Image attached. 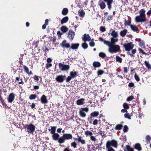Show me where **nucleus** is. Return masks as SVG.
Returning <instances> with one entry per match:
<instances>
[{
	"label": "nucleus",
	"mask_w": 151,
	"mask_h": 151,
	"mask_svg": "<svg viewBox=\"0 0 151 151\" xmlns=\"http://www.w3.org/2000/svg\"><path fill=\"white\" fill-rule=\"evenodd\" d=\"M135 20L136 23L142 22H145L147 19L146 18H144L142 16L138 15L135 17Z\"/></svg>",
	"instance_id": "7"
},
{
	"label": "nucleus",
	"mask_w": 151,
	"mask_h": 151,
	"mask_svg": "<svg viewBox=\"0 0 151 151\" xmlns=\"http://www.w3.org/2000/svg\"><path fill=\"white\" fill-rule=\"evenodd\" d=\"M109 47V52L111 53H116L120 49L119 45H107Z\"/></svg>",
	"instance_id": "1"
},
{
	"label": "nucleus",
	"mask_w": 151,
	"mask_h": 151,
	"mask_svg": "<svg viewBox=\"0 0 151 151\" xmlns=\"http://www.w3.org/2000/svg\"><path fill=\"white\" fill-rule=\"evenodd\" d=\"M127 30L124 29L121 31L120 32V35L122 37H124L127 33Z\"/></svg>",
	"instance_id": "26"
},
{
	"label": "nucleus",
	"mask_w": 151,
	"mask_h": 151,
	"mask_svg": "<svg viewBox=\"0 0 151 151\" xmlns=\"http://www.w3.org/2000/svg\"><path fill=\"white\" fill-rule=\"evenodd\" d=\"M93 39H92L91 41L89 43V45L91 47H93L95 45V43L93 41Z\"/></svg>",
	"instance_id": "44"
},
{
	"label": "nucleus",
	"mask_w": 151,
	"mask_h": 151,
	"mask_svg": "<svg viewBox=\"0 0 151 151\" xmlns=\"http://www.w3.org/2000/svg\"><path fill=\"white\" fill-rule=\"evenodd\" d=\"M46 67L48 69L50 67H51L52 66V64L51 63H47L46 64Z\"/></svg>",
	"instance_id": "56"
},
{
	"label": "nucleus",
	"mask_w": 151,
	"mask_h": 151,
	"mask_svg": "<svg viewBox=\"0 0 151 151\" xmlns=\"http://www.w3.org/2000/svg\"><path fill=\"white\" fill-rule=\"evenodd\" d=\"M91 139L93 141H95L96 140V139L95 137L93 136L92 135L90 137Z\"/></svg>",
	"instance_id": "60"
},
{
	"label": "nucleus",
	"mask_w": 151,
	"mask_h": 151,
	"mask_svg": "<svg viewBox=\"0 0 151 151\" xmlns=\"http://www.w3.org/2000/svg\"><path fill=\"white\" fill-rule=\"evenodd\" d=\"M82 40L84 42L87 41L89 42L91 40V38L89 34H85L83 35V37H82Z\"/></svg>",
	"instance_id": "10"
},
{
	"label": "nucleus",
	"mask_w": 151,
	"mask_h": 151,
	"mask_svg": "<svg viewBox=\"0 0 151 151\" xmlns=\"http://www.w3.org/2000/svg\"><path fill=\"white\" fill-rule=\"evenodd\" d=\"M61 30L63 33H65L68 30V29L65 26H63L60 28Z\"/></svg>",
	"instance_id": "33"
},
{
	"label": "nucleus",
	"mask_w": 151,
	"mask_h": 151,
	"mask_svg": "<svg viewBox=\"0 0 151 151\" xmlns=\"http://www.w3.org/2000/svg\"><path fill=\"white\" fill-rule=\"evenodd\" d=\"M88 45L86 43H84L82 44V47L84 49H86L88 47Z\"/></svg>",
	"instance_id": "43"
},
{
	"label": "nucleus",
	"mask_w": 151,
	"mask_h": 151,
	"mask_svg": "<svg viewBox=\"0 0 151 151\" xmlns=\"http://www.w3.org/2000/svg\"><path fill=\"white\" fill-rule=\"evenodd\" d=\"M88 109L87 107L81 108L79 110V114L82 117H85L86 114V112H88Z\"/></svg>",
	"instance_id": "4"
},
{
	"label": "nucleus",
	"mask_w": 151,
	"mask_h": 151,
	"mask_svg": "<svg viewBox=\"0 0 151 151\" xmlns=\"http://www.w3.org/2000/svg\"><path fill=\"white\" fill-rule=\"evenodd\" d=\"M93 65L95 67H99L100 66L101 64L98 62H94L93 63Z\"/></svg>",
	"instance_id": "35"
},
{
	"label": "nucleus",
	"mask_w": 151,
	"mask_h": 151,
	"mask_svg": "<svg viewBox=\"0 0 151 151\" xmlns=\"http://www.w3.org/2000/svg\"><path fill=\"white\" fill-rule=\"evenodd\" d=\"M117 142L114 140L108 141L106 143V146H109L110 147H113L116 148L117 147Z\"/></svg>",
	"instance_id": "6"
},
{
	"label": "nucleus",
	"mask_w": 151,
	"mask_h": 151,
	"mask_svg": "<svg viewBox=\"0 0 151 151\" xmlns=\"http://www.w3.org/2000/svg\"><path fill=\"white\" fill-rule=\"evenodd\" d=\"M145 12L146 11L145 9H141L139 12L140 14L139 15L143 17L144 18H146Z\"/></svg>",
	"instance_id": "19"
},
{
	"label": "nucleus",
	"mask_w": 151,
	"mask_h": 151,
	"mask_svg": "<svg viewBox=\"0 0 151 151\" xmlns=\"http://www.w3.org/2000/svg\"><path fill=\"white\" fill-rule=\"evenodd\" d=\"M60 44L61 46L63 47L68 48L70 47V44L67 43L66 40H63Z\"/></svg>",
	"instance_id": "11"
},
{
	"label": "nucleus",
	"mask_w": 151,
	"mask_h": 151,
	"mask_svg": "<svg viewBox=\"0 0 151 151\" xmlns=\"http://www.w3.org/2000/svg\"><path fill=\"white\" fill-rule=\"evenodd\" d=\"M135 79L137 81H139L140 80V78L139 77L135 74L134 76Z\"/></svg>",
	"instance_id": "54"
},
{
	"label": "nucleus",
	"mask_w": 151,
	"mask_h": 151,
	"mask_svg": "<svg viewBox=\"0 0 151 151\" xmlns=\"http://www.w3.org/2000/svg\"><path fill=\"white\" fill-rule=\"evenodd\" d=\"M112 16L111 15H109L108 16L107 18V21H109L111 20H112Z\"/></svg>",
	"instance_id": "59"
},
{
	"label": "nucleus",
	"mask_w": 151,
	"mask_h": 151,
	"mask_svg": "<svg viewBox=\"0 0 151 151\" xmlns=\"http://www.w3.org/2000/svg\"><path fill=\"white\" fill-rule=\"evenodd\" d=\"M107 151H115V150L111 147L109 146H106Z\"/></svg>",
	"instance_id": "47"
},
{
	"label": "nucleus",
	"mask_w": 151,
	"mask_h": 151,
	"mask_svg": "<svg viewBox=\"0 0 151 151\" xmlns=\"http://www.w3.org/2000/svg\"><path fill=\"white\" fill-rule=\"evenodd\" d=\"M15 98L14 94L13 93H11L9 96L8 99L9 102L12 103L13 101Z\"/></svg>",
	"instance_id": "12"
},
{
	"label": "nucleus",
	"mask_w": 151,
	"mask_h": 151,
	"mask_svg": "<svg viewBox=\"0 0 151 151\" xmlns=\"http://www.w3.org/2000/svg\"><path fill=\"white\" fill-rule=\"evenodd\" d=\"M68 12V9L67 8H65L63 9L62 13L63 15H65L67 14Z\"/></svg>",
	"instance_id": "30"
},
{
	"label": "nucleus",
	"mask_w": 151,
	"mask_h": 151,
	"mask_svg": "<svg viewBox=\"0 0 151 151\" xmlns=\"http://www.w3.org/2000/svg\"><path fill=\"white\" fill-rule=\"evenodd\" d=\"M70 75L72 78H73L76 75V72H71L70 73Z\"/></svg>",
	"instance_id": "42"
},
{
	"label": "nucleus",
	"mask_w": 151,
	"mask_h": 151,
	"mask_svg": "<svg viewBox=\"0 0 151 151\" xmlns=\"http://www.w3.org/2000/svg\"><path fill=\"white\" fill-rule=\"evenodd\" d=\"M111 41H109L108 45H115L116 42L118 41V37H111Z\"/></svg>",
	"instance_id": "9"
},
{
	"label": "nucleus",
	"mask_w": 151,
	"mask_h": 151,
	"mask_svg": "<svg viewBox=\"0 0 151 151\" xmlns=\"http://www.w3.org/2000/svg\"><path fill=\"white\" fill-rule=\"evenodd\" d=\"M122 124H118L116 126L114 129L117 130H120L122 129Z\"/></svg>",
	"instance_id": "34"
},
{
	"label": "nucleus",
	"mask_w": 151,
	"mask_h": 151,
	"mask_svg": "<svg viewBox=\"0 0 151 151\" xmlns=\"http://www.w3.org/2000/svg\"><path fill=\"white\" fill-rule=\"evenodd\" d=\"M68 20V18L67 17H65L63 18L61 21V24H63L67 22Z\"/></svg>",
	"instance_id": "24"
},
{
	"label": "nucleus",
	"mask_w": 151,
	"mask_h": 151,
	"mask_svg": "<svg viewBox=\"0 0 151 151\" xmlns=\"http://www.w3.org/2000/svg\"><path fill=\"white\" fill-rule=\"evenodd\" d=\"M100 30L102 32L106 31V28L104 27L101 26L100 28Z\"/></svg>",
	"instance_id": "52"
},
{
	"label": "nucleus",
	"mask_w": 151,
	"mask_h": 151,
	"mask_svg": "<svg viewBox=\"0 0 151 151\" xmlns=\"http://www.w3.org/2000/svg\"><path fill=\"white\" fill-rule=\"evenodd\" d=\"M124 151H134L133 149L130 147L129 145H127L124 149Z\"/></svg>",
	"instance_id": "32"
},
{
	"label": "nucleus",
	"mask_w": 151,
	"mask_h": 151,
	"mask_svg": "<svg viewBox=\"0 0 151 151\" xmlns=\"http://www.w3.org/2000/svg\"><path fill=\"white\" fill-rule=\"evenodd\" d=\"M99 56L102 58H104L106 56V55L103 52H101L99 54Z\"/></svg>",
	"instance_id": "45"
},
{
	"label": "nucleus",
	"mask_w": 151,
	"mask_h": 151,
	"mask_svg": "<svg viewBox=\"0 0 151 151\" xmlns=\"http://www.w3.org/2000/svg\"><path fill=\"white\" fill-rule=\"evenodd\" d=\"M79 46V44L78 43L72 44L71 48L73 50L77 49Z\"/></svg>",
	"instance_id": "22"
},
{
	"label": "nucleus",
	"mask_w": 151,
	"mask_h": 151,
	"mask_svg": "<svg viewBox=\"0 0 151 151\" xmlns=\"http://www.w3.org/2000/svg\"><path fill=\"white\" fill-rule=\"evenodd\" d=\"M128 129V127L126 125H125L124 126L123 130L124 132H126L127 131Z\"/></svg>",
	"instance_id": "53"
},
{
	"label": "nucleus",
	"mask_w": 151,
	"mask_h": 151,
	"mask_svg": "<svg viewBox=\"0 0 151 151\" xmlns=\"http://www.w3.org/2000/svg\"><path fill=\"white\" fill-rule=\"evenodd\" d=\"M75 35V32L73 31L70 30L68 33V37L70 40H73Z\"/></svg>",
	"instance_id": "13"
},
{
	"label": "nucleus",
	"mask_w": 151,
	"mask_h": 151,
	"mask_svg": "<svg viewBox=\"0 0 151 151\" xmlns=\"http://www.w3.org/2000/svg\"><path fill=\"white\" fill-rule=\"evenodd\" d=\"M97 123H98V121L96 119H95L94 120V121H93V124L94 125H96L97 124Z\"/></svg>",
	"instance_id": "63"
},
{
	"label": "nucleus",
	"mask_w": 151,
	"mask_h": 151,
	"mask_svg": "<svg viewBox=\"0 0 151 151\" xmlns=\"http://www.w3.org/2000/svg\"><path fill=\"white\" fill-rule=\"evenodd\" d=\"M145 139L147 143H149V141L151 139V138L149 135H147Z\"/></svg>",
	"instance_id": "48"
},
{
	"label": "nucleus",
	"mask_w": 151,
	"mask_h": 151,
	"mask_svg": "<svg viewBox=\"0 0 151 151\" xmlns=\"http://www.w3.org/2000/svg\"><path fill=\"white\" fill-rule=\"evenodd\" d=\"M72 138V136L70 134H64L62 136L60 137L59 139V143H63L65 142V140H70Z\"/></svg>",
	"instance_id": "2"
},
{
	"label": "nucleus",
	"mask_w": 151,
	"mask_h": 151,
	"mask_svg": "<svg viewBox=\"0 0 151 151\" xmlns=\"http://www.w3.org/2000/svg\"><path fill=\"white\" fill-rule=\"evenodd\" d=\"M71 146L75 148L76 147V144L75 142H72L71 144Z\"/></svg>",
	"instance_id": "57"
},
{
	"label": "nucleus",
	"mask_w": 151,
	"mask_h": 151,
	"mask_svg": "<svg viewBox=\"0 0 151 151\" xmlns=\"http://www.w3.org/2000/svg\"><path fill=\"white\" fill-rule=\"evenodd\" d=\"M147 14L148 16L151 15V8H150V10L147 12Z\"/></svg>",
	"instance_id": "64"
},
{
	"label": "nucleus",
	"mask_w": 151,
	"mask_h": 151,
	"mask_svg": "<svg viewBox=\"0 0 151 151\" xmlns=\"http://www.w3.org/2000/svg\"><path fill=\"white\" fill-rule=\"evenodd\" d=\"M123 107L124 109H127L129 108V106L128 104L126 103H124L123 104Z\"/></svg>",
	"instance_id": "49"
},
{
	"label": "nucleus",
	"mask_w": 151,
	"mask_h": 151,
	"mask_svg": "<svg viewBox=\"0 0 151 151\" xmlns=\"http://www.w3.org/2000/svg\"><path fill=\"white\" fill-rule=\"evenodd\" d=\"M135 147L139 151H140L141 150V147L140 146V145L139 144H136Z\"/></svg>",
	"instance_id": "37"
},
{
	"label": "nucleus",
	"mask_w": 151,
	"mask_h": 151,
	"mask_svg": "<svg viewBox=\"0 0 151 151\" xmlns=\"http://www.w3.org/2000/svg\"><path fill=\"white\" fill-rule=\"evenodd\" d=\"M136 51V50L135 49H133L132 51V53H131L129 52L127 54L130 55L131 57L133 56V54H134Z\"/></svg>",
	"instance_id": "38"
},
{
	"label": "nucleus",
	"mask_w": 151,
	"mask_h": 151,
	"mask_svg": "<svg viewBox=\"0 0 151 151\" xmlns=\"http://www.w3.org/2000/svg\"><path fill=\"white\" fill-rule=\"evenodd\" d=\"M130 27L131 29L134 32H136L138 30V27L135 25L132 24Z\"/></svg>",
	"instance_id": "28"
},
{
	"label": "nucleus",
	"mask_w": 151,
	"mask_h": 151,
	"mask_svg": "<svg viewBox=\"0 0 151 151\" xmlns=\"http://www.w3.org/2000/svg\"><path fill=\"white\" fill-rule=\"evenodd\" d=\"M111 35L112 37H117L118 36V33L117 31L115 30H113L111 33Z\"/></svg>",
	"instance_id": "21"
},
{
	"label": "nucleus",
	"mask_w": 151,
	"mask_h": 151,
	"mask_svg": "<svg viewBox=\"0 0 151 151\" xmlns=\"http://www.w3.org/2000/svg\"><path fill=\"white\" fill-rule=\"evenodd\" d=\"M107 3L108 8L110 10L111 8V4L112 3L113 0H103Z\"/></svg>",
	"instance_id": "14"
},
{
	"label": "nucleus",
	"mask_w": 151,
	"mask_h": 151,
	"mask_svg": "<svg viewBox=\"0 0 151 151\" xmlns=\"http://www.w3.org/2000/svg\"><path fill=\"white\" fill-rule=\"evenodd\" d=\"M24 71L27 74L29 75H31L32 74L31 71L29 72V69L26 66H24Z\"/></svg>",
	"instance_id": "29"
},
{
	"label": "nucleus",
	"mask_w": 151,
	"mask_h": 151,
	"mask_svg": "<svg viewBox=\"0 0 151 151\" xmlns=\"http://www.w3.org/2000/svg\"><path fill=\"white\" fill-rule=\"evenodd\" d=\"M98 4L100 6L101 9H103L106 7V4L102 0H100L99 1Z\"/></svg>",
	"instance_id": "16"
},
{
	"label": "nucleus",
	"mask_w": 151,
	"mask_h": 151,
	"mask_svg": "<svg viewBox=\"0 0 151 151\" xmlns=\"http://www.w3.org/2000/svg\"><path fill=\"white\" fill-rule=\"evenodd\" d=\"M84 101L85 99L83 98L78 99L77 101V104L79 105H83L84 103Z\"/></svg>",
	"instance_id": "20"
},
{
	"label": "nucleus",
	"mask_w": 151,
	"mask_h": 151,
	"mask_svg": "<svg viewBox=\"0 0 151 151\" xmlns=\"http://www.w3.org/2000/svg\"><path fill=\"white\" fill-rule=\"evenodd\" d=\"M99 40L103 42H104V43L106 45H108V44L109 42V41H106L105 40H104L103 39H102V38L100 37L99 38Z\"/></svg>",
	"instance_id": "39"
},
{
	"label": "nucleus",
	"mask_w": 151,
	"mask_h": 151,
	"mask_svg": "<svg viewBox=\"0 0 151 151\" xmlns=\"http://www.w3.org/2000/svg\"><path fill=\"white\" fill-rule=\"evenodd\" d=\"M124 116L126 118H127L129 119H131L130 116L129 115V114L128 113H126L124 115Z\"/></svg>",
	"instance_id": "50"
},
{
	"label": "nucleus",
	"mask_w": 151,
	"mask_h": 151,
	"mask_svg": "<svg viewBox=\"0 0 151 151\" xmlns=\"http://www.w3.org/2000/svg\"><path fill=\"white\" fill-rule=\"evenodd\" d=\"M60 63L59 64V67L60 69L62 71H66L68 70L70 68V66L68 65H66Z\"/></svg>",
	"instance_id": "3"
},
{
	"label": "nucleus",
	"mask_w": 151,
	"mask_h": 151,
	"mask_svg": "<svg viewBox=\"0 0 151 151\" xmlns=\"http://www.w3.org/2000/svg\"><path fill=\"white\" fill-rule=\"evenodd\" d=\"M104 73V71L101 70H99L98 72V75H101Z\"/></svg>",
	"instance_id": "58"
},
{
	"label": "nucleus",
	"mask_w": 151,
	"mask_h": 151,
	"mask_svg": "<svg viewBox=\"0 0 151 151\" xmlns=\"http://www.w3.org/2000/svg\"><path fill=\"white\" fill-rule=\"evenodd\" d=\"M122 59L120 58L119 56L116 55V60L117 61L119 62L120 63L122 62Z\"/></svg>",
	"instance_id": "41"
},
{
	"label": "nucleus",
	"mask_w": 151,
	"mask_h": 151,
	"mask_svg": "<svg viewBox=\"0 0 151 151\" xmlns=\"http://www.w3.org/2000/svg\"><path fill=\"white\" fill-rule=\"evenodd\" d=\"M28 133H32L35 130V126L33 124H29L27 127Z\"/></svg>",
	"instance_id": "8"
},
{
	"label": "nucleus",
	"mask_w": 151,
	"mask_h": 151,
	"mask_svg": "<svg viewBox=\"0 0 151 151\" xmlns=\"http://www.w3.org/2000/svg\"><path fill=\"white\" fill-rule=\"evenodd\" d=\"M56 129V127H52L51 129H49V130L51 131V133L52 134H53L55 133Z\"/></svg>",
	"instance_id": "31"
},
{
	"label": "nucleus",
	"mask_w": 151,
	"mask_h": 151,
	"mask_svg": "<svg viewBox=\"0 0 151 151\" xmlns=\"http://www.w3.org/2000/svg\"><path fill=\"white\" fill-rule=\"evenodd\" d=\"M134 97L133 96H130L128 97L127 99V101H130L133 99Z\"/></svg>",
	"instance_id": "55"
},
{
	"label": "nucleus",
	"mask_w": 151,
	"mask_h": 151,
	"mask_svg": "<svg viewBox=\"0 0 151 151\" xmlns=\"http://www.w3.org/2000/svg\"><path fill=\"white\" fill-rule=\"evenodd\" d=\"M52 61V59L50 58H48L47 60V63H50Z\"/></svg>",
	"instance_id": "62"
},
{
	"label": "nucleus",
	"mask_w": 151,
	"mask_h": 151,
	"mask_svg": "<svg viewBox=\"0 0 151 151\" xmlns=\"http://www.w3.org/2000/svg\"><path fill=\"white\" fill-rule=\"evenodd\" d=\"M37 96L35 94H32L30 96L29 99H35L37 97Z\"/></svg>",
	"instance_id": "46"
},
{
	"label": "nucleus",
	"mask_w": 151,
	"mask_h": 151,
	"mask_svg": "<svg viewBox=\"0 0 151 151\" xmlns=\"http://www.w3.org/2000/svg\"><path fill=\"white\" fill-rule=\"evenodd\" d=\"M41 100L42 103L46 104L47 102V98L44 95H43L41 97Z\"/></svg>",
	"instance_id": "17"
},
{
	"label": "nucleus",
	"mask_w": 151,
	"mask_h": 151,
	"mask_svg": "<svg viewBox=\"0 0 151 151\" xmlns=\"http://www.w3.org/2000/svg\"><path fill=\"white\" fill-rule=\"evenodd\" d=\"M99 115V112L98 111H94L91 114V117H96Z\"/></svg>",
	"instance_id": "27"
},
{
	"label": "nucleus",
	"mask_w": 151,
	"mask_h": 151,
	"mask_svg": "<svg viewBox=\"0 0 151 151\" xmlns=\"http://www.w3.org/2000/svg\"><path fill=\"white\" fill-rule=\"evenodd\" d=\"M139 46L143 48H145V43L143 41H140L139 43Z\"/></svg>",
	"instance_id": "40"
},
{
	"label": "nucleus",
	"mask_w": 151,
	"mask_h": 151,
	"mask_svg": "<svg viewBox=\"0 0 151 151\" xmlns=\"http://www.w3.org/2000/svg\"><path fill=\"white\" fill-rule=\"evenodd\" d=\"M131 23V22L129 21H126L124 24L125 26H129L130 27V25H132Z\"/></svg>",
	"instance_id": "51"
},
{
	"label": "nucleus",
	"mask_w": 151,
	"mask_h": 151,
	"mask_svg": "<svg viewBox=\"0 0 151 151\" xmlns=\"http://www.w3.org/2000/svg\"><path fill=\"white\" fill-rule=\"evenodd\" d=\"M63 33L60 31H58L57 32V34L58 37H61V35H62Z\"/></svg>",
	"instance_id": "61"
},
{
	"label": "nucleus",
	"mask_w": 151,
	"mask_h": 151,
	"mask_svg": "<svg viewBox=\"0 0 151 151\" xmlns=\"http://www.w3.org/2000/svg\"><path fill=\"white\" fill-rule=\"evenodd\" d=\"M65 78V76H59L56 77V80L58 82H62L64 81Z\"/></svg>",
	"instance_id": "15"
},
{
	"label": "nucleus",
	"mask_w": 151,
	"mask_h": 151,
	"mask_svg": "<svg viewBox=\"0 0 151 151\" xmlns=\"http://www.w3.org/2000/svg\"><path fill=\"white\" fill-rule=\"evenodd\" d=\"M79 15L81 17H84L85 14V12L83 10H79L78 12Z\"/></svg>",
	"instance_id": "23"
},
{
	"label": "nucleus",
	"mask_w": 151,
	"mask_h": 151,
	"mask_svg": "<svg viewBox=\"0 0 151 151\" xmlns=\"http://www.w3.org/2000/svg\"><path fill=\"white\" fill-rule=\"evenodd\" d=\"M123 47L126 50L129 51L132 49L134 47V45L132 43L130 42L127 44H124L123 45Z\"/></svg>",
	"instance_id": "5"
},
{
	"label": "nucleus",
	"mask_w": 151,
	"mask_h": 151,
	"mask_svg": "<svg viewBox=\"0 0 151 151\" xmlns=\"http://www.w3.org/2000/svg\"><path fill=\"white\" fill-rule=\"evenodd\" d=\"M78 140L79 142H81L82 144H85V141L80 136H78Z\"/></svg>",
	"instance_id": "25"
},
{
	"label": "nucleus",
	"mask_w": 151,
	"mask_h": 151,
	"mask_svg": "<svg viewBox=\"0 0 151 151\" xmlns=\"http://www.w3.org/2000/svg\"><path fill=\"white\" fill-rule=\"evenodd\" d=\"M85 134L86 136H90L91 137L93 133L90 131L87 130L85 132Z\"/></svg>",
	"instance_id": "36"
},
{
	"label": "nucleus",
	"mask_w": 151,
	"mask_h": 151,
	"mask_svg": "<svg viewBox=\"0 0 151 151\" xmlns=\"http://www.w3.org/2000/svg\"><path fill=\"white\" fill-rule=\"evenodd\" d=\"M52 137L53 139L55 140H58L59 142V139L60 138V135L57 133H54L52 134Z\"/></svg>",
	"instance_id": "18"
}]
</instances>
